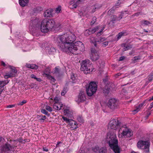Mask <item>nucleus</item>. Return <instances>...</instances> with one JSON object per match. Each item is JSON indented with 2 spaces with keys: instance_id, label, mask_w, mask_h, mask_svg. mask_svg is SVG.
<instances>
[{
  "instance_id": "obj_1",
  "label": "nucleus",
  "mask_w": 153,
  "mask_h": 153,
  "mask_svg": "<svg viewBox=\"0 0 153 153\" xmlns=\"http://www.w3.org/2000/svg\"><path fill=\"white\" fill-rule=\"evenodd\" d=\"M76 36L71 33H67L55 38V40L59 48L62 51L76 54L85 50L84 44L80 41L75 43Z\"/></svg>"
},
{
  "instance_id": "obj_2",
  "label": "nucleus",
  "mask_w": 153,
  "mask_h": 153,
  "mask_svg": "<svg viewBox=\"0 0 153 153\" xmlns=\"http://www.w3.org/2000/svg\"><path fill=\"white\" fill-rule=\"evenodd\" d=\"M55 24L54 21L52 19H44L40 23L38 19H35L30 22L29 31L33 35L38 36L40 30L43 33L48 32L54 27Z\"/></svg>"
},
{
  "instance_id": "obj_3",
  "label": "nucleus",
  "mask_w": 153,
  "mask_h": 153,
  "mask_svg": "<svg viewBox=\"0 0 153 153\" xmlns=\"http://www.w3.org/2000/svg\"><path fill=\"white\" fill-rule=\"evenodd\" d=\"M108 136L110 139L108 141L109 146L115 153H120V149L118 145V140L117 139L116 134L113 133L108 134Z\"/></svg>"
},
{
  "instance_id": "obj_4",
  "label": "nucleus",
  "mask_w": 153,
  "mask_h": 153,
  "mask_svg": "<svg viewBox=\"0 0 153 153\" xmlns=\"http://www.w3.org/2000/svg\"><path fill=\"white\" fill-rule=\"evenodd\" d=\"M93 65L90 63V61L88 59L82 61L81 64V70L84 71L85 74L90 73L92 71Z\"/></svg>"
},
{
  "instance_id": "obj_5",
  "label": "nucleus",
  "mask_w": 153,
  "mask_h": 153,
  "mask_svg": "<svg viewBox=\"0 0 153 153\" xmlns=\"http://www.w3.org/2000/svg\"><path fill=\"white\" fill-rule=\"evenodd\" d=\"M120 129L122 131V133L118 134L119 138L130 137L133 134V132L130 129L126 127V126H124L121 128Z\"/></svg>"
},
{
  "instance_id": "obj_6",
  "label": "nucleus",
  "mask_w": 153,
  "mask_h": 153,
  "mask_svg": "<svg viewBox=\"0 0 153 153\" xmlns=\"http://www.w3.org/2000/svg\"><path fill=\"white\" fill-rule=\"evenodd\" d=\"M86 92L88 95L91 96L96 92V82H91L86 87Z\"/></svg>"
},
{
  "instance_id": "obj_7",
  "label": "nucleus",
  "mask_w": 153,
  "mask_h": 153,
  "mask_svg": "<svg viewBox=\"0 0 153 153\" xmlns=\"http://www.w3.org/2000/svg\"><path fill=\"white\" fill-rule=\"evenodd\" d=\"M91 42L93 43L94 46L92 47L91 48V53L90 54L91 59L93 61H96V39L95 36H91L90 38Z\"/></svg>"
},
{
  "instance_id": "obj_8",
  "label": "nucleus",
  "mask_w": 153,
  "mask_h": 153,
  "mask_svg": "<svg viewBox=\"0 0 153 153\" xmlns=\"http://www.w3.org/2000/svg\"><path fill=\"white\" fill-rule=\"evenodd\" d=\"M137 146L140 149H146L144 151V153H149V143L148 141L140 140L137 143Z\"/></svg>"
},
{
  "instance_id": "obj_9",
  "label": "nucleus",
  "mask_w": 153,
  "mask_h": 153,
  "mask_svg": "<svg viewBox=\"0 0 153 153\" xmlns=\"http://www.w3.org/2000/svg\"><path fill=\"white\" fill-rule=\"evenodd\" d=\"M119 125V123L117 119H112L109 123L108 128L109 129L115 130L118 127Z\"/></svg>"
},
{
  "instance_id": "obj_10",
  "label": "nucleus",
  "mask_w": 153,
  "mask_h": 153,
  "mask_svg": "<svg viewBox=\"0 0 153 153\" xmlns=\"http://www.w3.org/2000/svg\"><path fill=\"white\" fill-rule=\"evenodd\" d=\"M10 69V71L6 72L4 75V76L5 79L14 77L17 73V71L14 67H12Z\"/></svg>"
},
{
  "instance_id": "obj_11",
  "label": "nucleus",
  "mask_w": 153,
  "mask_h": 153,
  "mask_svg": "<svg viewBox=\"0 0 153 153\" xmlns=\"http://www.w3.org/2000/svg\"><path fill=\"white\" fill-rule=\"evenodd\" d=\"M107 106L112 110H114L118 106L117 100L114 98L110 99L107 104Z\"/></svg>"
},
{
  "instance_id": "obj_12",
  "label": "nucleus",
  "mask_w": 153,
  "mask_h": 153,
  "mask_svg": "<svg viewBox=\"0 0 153 153\" xmlns=\"http://www.w3.org/2000/svg\"><path fill=\"white\" fill-rule=\"evenodd\" d=\"M15 146H11L8 143H7L1 146L0 150L3 152H7L13 150Z\"/></svg>"
},
{
  "instance_id": "obj_13",
  "label": "nucleus",
  "mask_w": 153,
  "mask_h": 153,
  "mask_svg": "<svg viewBox=\"0 0 153 153\" xmlns=\"http://www.w3.org/2000/svg\"><path fill=\"white\" fill-rule=\"evenodd\" d=\"M105 28L104 25H101L96 27V36H99L103 33V30Z\"/></svg>"
},
{
  "instance_id": "obj_14",
  "label": "nucleus",
  "mask_w": 153,
  "mask_h": 153,
  "mask_svg": "<svg viewBox=\"0 0 153 153\" xmlns=\"http://www.w3.org/2000/svg\"><path fill=\"white\" fill-rule=\"evenodd\" d=\"M86 99V98L84 94V93L83 92H80L77 100H76V101L79 103L81 102L84 101Z\"/></svg>"
},
{
  "instance_id": "obj_15",
  "label": "nucleus",
  "mask_w": 153,
  "mask_h": 153,
  "mask_svg": "<svg viewBox=\"0 0 153 153\" xmlns=\"http://www.w3.org/2000/svg\"><path fill=\"white\" fill-rule=\"evenodd\" d=\"M64 113L65 115L67 117L71 118L72 117L73 111L70 108H67L65 109L64 110Z\"/></svg>"
},
{
  "instance_id": "obj_16",
  "label": "nucleus",
  "mask_w": 153,
  "mask_h": 153,
  "mask_svg": "<svg viewBox=\"0 0 153 153\" xmlns=\"http://www.w3.org/2000/svg\"><path fill=\"white\" fill-rule=\"evenodd\" d=\"M85 0H78L76 3H74L73 5H72L74 3V1H71L69 3L70 7L71 8H76L77 7L78 4L82 3Z\"/></svg>"
},
{
  "instance_id": "obj_17",
  "label": "nucleus",
  "mask_w": 153,
  "mask_h": 153,
  "mask_svg": "<svg viewBox=\"0 0 153 153\" xmlns=\"http://www.w3.org/2000/svg\"><path fill=\"white\" fill-rule=\"evenodd\" d=\"M68 123L70 127L73 129H75L77 128V123L74 120L71 119Z\"/></svg>"
},
{
  "instance_id": "obj_18",
  "label": "nucleus",
  "mask_w": 153,
  "mask_h": 153,
  "mask_svg": "<svg viewBox=\"0 0 153 153\" xmlns=\"http://www.w3.org/2000/svg\"><path fill=\"white\" fill-rule=\"evenodd\" d=\"M53 9H48L46 10L44 12V15L45 17H52V12Z\"/></svg>"
},
{
  "instance_id": "obj_19",
  "label": "nucleus",
  "mask_w": 153,
  "mask_h": 153,
  "mask_svg": "<svg viewBox=\"0 0 153 153\" xmlns=\"http://www.w3.org/2000/svg\"><path fill=\"white\" fill-rule=\"evenodd\" d=\"M116 21H117V16L115 15H112L111 17L110 22L108 23V24L109 25L112 24V25H113Z\"/></svg>"
},
{
  "instance_id": "obj_20",
  "label": "nucleus",
  "mask_w": 153,
  "mask_h": 153,
  "mask_svg": "<svg viewBox=\"0 0 153 153\" xmlns=\"http://www.w3.org/2000/svg\"><path fill=\"white\" fill-rule=\"evenodd\" d=\"M62 104L61 103H54L53 105V108L55 109L59 110L62 107Z\"/></svg>"
},
{
  "instance_id": "obj_21",
  "label": "nucleus",
  "mask_w": 153,
  "mask_h": 153,
  "mask_svg": "<svg viewBox=\"0 0 153 153\" xmlns=\"http://www.w3.org/2000/svg\"><path fill=\"white\" fill-rule=\"evenodd\" d=\"M28 2L29 0H19V4L23 7L27 5Z\"/></svg>"
},
{
  "instance_id": "obj_22",
  "label": "nucleus",
  "mask_w": 153,
  "mask_h": 153,
  "mask_svg": "<svg viewBox=\"0 0 153 153\" xmlns=\"http://www.w3.org/2000/svg\"><path fill=\"white\" fill-rule=\"evenodd\" d=\"M144 104V102H143L139 104L138 105L136 106V109L134 110L133 111L134 114H135L136 113H137L140 111Z\"/></svg>"
},
{
  "instance_id": "obj_23",
  "label": "nucleus",
  "mask_w": 153,
  "mask_h": 153,
  "mask_svg": "<svg viewBox=\"0 0 153 153\" xmlns=\"http://www.w3.org/2000/svg\"><path fill=\"white\" fill-rule=\"evenodd\" d=\"M50 69L49 68H47L45 70V71L43 72V75L44 76L46 77H48L50 76Z\"/></svg>"
},
{
  "instance_id": "obj_24",
  "label": "nucleus",
  "mask_w": 153,
  "mask_h": 153,
  "mask_svg": "<svg viewBox=\"0 0 153 153\" xmlns=\"http://www.w3.org/2000/svg\"><path fill=\"white\" fill-rule=\"evenodd\" d=\"M26 66L27 68L33 69H36L38 68V66L35 64H30L27 63L26 64Z\"/></svg>"
},
{
  "instance_id": "obj_25",
  "label": "nucleus",
  "mask_w": 153,
  "mask_h": 153,
  "mask_svg": "<svg viewBox=\"0 0 153 153\" xmlns=\"http://www.w3.org/2000/svg\"><path fill=\"white\" fill-rule=\"evenodd\" d=\"M9 82L7 80L0 81V87L4 88V87Z\"/></svg>"
},
{
  "instance_id": "obj_26",
  "label": "nucleus",
  "mask_w": 153,
  "mask_h": 153,
  "mask_svg": "<svg viewBox=\"0 0 153 153\" xmlns=\"http://www.w3.org/2000/svg\"><path fill=\"white\" fill-rule=\"evenodd\" d=\"M127 11H125L124 12H122L118 17L117 16V21H119L121 19L123 16L124 14H125L128 13H127Z\"/></svg>"
},
{
  "instance_id": "obj_27",
  "label": "nucleus",
  "mask_w": 153,
  "mask_h": 153,
  "mask_svg": "<svg viewBox=\"0 0 153 153\" xmlns=\"http://www.w3.org/2000/svg\"><path fill=\"white\" fill-rule=\"evenodd\" d=\"M141 24L142 25H148L151 24V23L147 20H143L140 22Z\"/></svg>"
},
{
  "instance_id": "obj_28",
  "label": "nucleus",
  "mask_w": 153,
  "mask_h": 153,
  "mask_svg": "<svg viewBox=\"0 0 153 153\" xmlns=\"http://www.w3.org/2000/svg\"><path fill=\"white\" fill-rule=\"evenodd\" d=\"M122 46L123 47L125 48L124 49V51H125L128 50L132 48L131 46L130 45H126L124 44L122 45Z\"/></svg>"
},
{
  "instance_id": "obj_29",
  "label": "nucleus",
  "mask_w": 153,
  "mask_h": 153,
  "mask_svg": "<svg viewBox=\"0 0 153 153\" xmlns=\"http://www.w3.org/2000/svg\"><path fill=\"white\" fill-rule=\"evenodd\" d=\"M110 88H108L107 86H105L103 90V93L105 94H108L110 92Z\"/></svg>"
},
{
  "instance_id": "obj_30",
  "label": "nucleus",
  "mask_w": 153,
  "mask_h": 153,
  "mask_svg": "<svg viewBox=\"0 0 153 153\" xmlns=\"http://www.w3.org/2000/svg\"><path fill=\"white\" fill-rule=\"evenodd\" d=\"M99 153H106L107 150L105 148H101L99 149Z\"/></svg>"
},
{
  "instance_id": "obj_31",
  "label": "nucleus",
  "mask_w": 153,
  "mask_h": 153,
  "mask_svg": "<svg viewBox=\"0 0 153 153\" xmlns=\"http://www.w3.org/2000/svg\"><path fill=\"white\" fill-rule=\"evenodd\" d=\"M105 40V39L104 37H100L98 38V39H96V42L101 43L102 42L104 41Z\"/></svg>"
},
{
  "instance_id": "obj_32",
  "label": "nucleus",
  "mask_w": 153,
  "mask_h": 153,
  "mask_svg": "<svg viewBox=\"0 0 153 153\" xmlns=\"http://www.w3.org/2000/svg\"><path fill=\"white\" fill-rule=\"evenodd\" d=\"M60 71V70L58 68V67H56L54 69L53 73V74H58Z\"/></svg>"
},
{
  "instance_id": "obj_33",
  "label": "nucleus",
  "mask_w": 153,
  "mask_h": 153,
  "mask_svg": "<svg viewBox=\"0 0 153 153\" xmlns=\"http://www.w3.org/2000/svg\"><path fill=\"white\" fill-rule=\"evenodd\" d=\"M71 79L72 80V82L75 83L76 82V78L74 76V74H71Z\"/></svg>"
},
{
  "instance_id": "obj_34",
  "label": "nucleus",
  "mask_w": 153,
  "mask_h": 153,
  "mask_svg": "<svg viewBox=\"0 0 153 153\" xmlns=\"http://www.w3.org/2000/svg\"><path fill=\"white\" fill-rule=\"evenodd\" d=\"M62 118L63 119L64 121H65L67 123H68L70 121V120H71V119H68L67 117L63 116H62Z\"/></svg>"
},
{
  "instance_id": "obj_35",
  "label": "nucleus",
  "mask_w": 153,
  "mask_h": 153,
  "mask_svg": "<svg viewBox=\"0 0 153 153\" xmlns=\"http://www.w3.org/2000/svg\"><path fill=\"white\" fill-rule=\"evenodd\" d=\"M56 51V50L54 48L52 47L50 48L49 51V53L50 54H53V52Z\"/></svg>"
},
{
  "instance_id": "obj_36",
  "label": "nucleus",
  "mask_w": 153,
  "mask_h": 153,
  "mask_svg": "<svg viewBox=\"0 0 153 153\" xmlns=\"http://www.w3.org/2000/svg\"><path fill=\"white\" fill-rule=\"evenodd\" d=\"M124 34V33L123 32H121L119 33L117 35V37L118 40L120 39L123 36Z\"/></svg>"
},
{
  "instance_id": "obj_37",
  "label": "nucleus",
  "mask_w": 153,
  "mask_h": 153,
  "mask_svg": "<svg viewBox=\"0 0 153 153\" xmlns=\"http://www.w3.org/2000/svg\"><path fill=\"white\" fill-rule=\"evenodd\" d=\"M27 102V101L25 100H24L22 101H20L18 104L17 105H22L24 104Z\"/></svg>"
},
{
  "instance_id": "obj_38",
  "label": "nucleus",
  "mask_w": 153,
  "mask_h": 153,
  "mask_svg": "<svg viewBox=\"0 0 153 153\" xmlns=\"http://www.w3.org/2000/svg\"><path fill=\"white\" fill-rule=\"evenodd\" d=\"M91 34V33L90 32L89 30H86L84 32V34L86 36H88L90 34Z\"/></svg>"
},
{
  "instance_id": "obj_39",
  "label": "nucleus",
  "mask_w": 153,
  "mask_h": 153,
  "mask_svg": "<svg viewBox=\"0 0 153 153\" xmlns=\"http://www.w3.org/2000/svg\"><path fill=\"white\" fill-rule=\"evenodd\" d=\"M61 7L60 6H58L56 9L55 11L57 13H60V11H61Z\"/></svg>"
},
{
  "instance_id": "obj_40",
  "label": "nucleus",
  "mask_w": 153,
  "mask_h": 153,
  "mask_svg": "<svg viewBox=\"0 0 153 153\" xmlns=\"http://www.w3.org/2000/svg\"><path fill=\"white\" fill-rule=\"evenodd\" d=\"M45 109L46 110L49 112H51L52 111V108L51 107L48 105H47L45 107Z\"/></svg>"
},
{
  "instance_id": "obj_41",
  "label": "nucleus",
  "mask_w": 153,
  "mask_h": 153,
  "mask_svg": "<svg viewBox=\"0 0 153 153\" xmlns=\"http://www.w3.org/2000/svg\"><path fill=\"white\" fill-rule=\"evenodd\" d=\"M77 119L78 120L80 123H83V118L81 117H80V116L78 117H77Z\"/></svg>"
},
{
  "instance_id": "obj_42",
  "label": "nucleus",
  "mask_w": 153,
  "mask_h": 153,
  "mask_svg": "<svg viewBox=\"0 0 153 153\" xmlns=\"http://www.w3.org/2000/svg\"><path fill=\"white\" fill-rule=\"evenodd\" d=\"M98 63L99 64V67L100 68H102L103 66V62H102V61H100V63L98 62Z\"/></svg>"
},
{
  "instance_id": "obj_43",
  "label": "nucleus",
  "mask_w": 153,
  "mask_h": 153,
  "mask_svg": "<svg viewBox=\"0 0 153 153\" xmlns=\"http://www.w3.org/2000/svg\"><path fill=\"white\" fill-rule=\"evenodd\" d=\"M42 118L39 119V120L41 122H44V120L46 119V117L45 116L42 117Z\"/></svg>"
},
{
  "instance_id": "obj_44",
  "label": "nucleus",
  "mask_w": 153,
  "mask_h": 153,
  "mask_svg": "<svg viewBox=\"0 0 153 153\" xmlns=\"http://www.w3.org/2000/svg\"><path fill=\"white\" fill-rule=\"evenodd\" d=\"M41 112L43 114H44L45 115H47L48 114V111H46L44 109H43L41 110Z\"/></svg>"
},
{
  "instance_id": "obj_45",
  "label": "nucleus",
  "mask_w": 153,
  "mask_h": 153,
  "mask_svg": "<svg viewBox=\"0 0 153 153\" xmlns=\"http://www.w3.org/2000/svg\"><path fill=\"white\" fill-rule=\"evenodd\" d=\"M47 77L49 79H51V80L52 81L54 82V81L55 80V79L53 77L51 76L50 75L48 76Z\"/></svg>"
},
{
  "instance_id": "obj_46",
  "label": "nucleus",
  "mask_w": 153,
  "mask_h": 153,
  "mask_svg": "<svg viewBox=\"0 0 153 153\" xmlns=\"http://www.w3.org/2000/svg\"><path fill=\"white\" fill-rule=\"evenodd\" d=\"M89 30L91 33H94L96 32V29L95 28H90L89 29Z\"/></svg>"
},
{
  "instance_id": "obj_47",
  "label": "nucleus",
  "mask_w": 153,
  "mask_h": 153,
  "mask_svg": "<svg viewBox=\"0 0 153 153\" xmlns=\"http://www.w3.org/2000/svg\"><path fill=\"white\" fill-rule=\"evenodd\" d=\"M139 59H140L138 57L135 56L134 57V59H133V61L134 63H135L136 62L137 60H139Z\"/></svg>"
},
{
  "instance_id": "obj_48",
  "label": "nucleus",
  "mask_w": 153,
  "mask_h": 153,
  "mask_svg": "<svg viewBox=\"0 0 153 153\" xmlns=\"http://www.w3.org/2000/svg\"><path fill=\"white\" fill-rule=\"evenodd\" d=\"M59 98L57 97H56L54 99V101L55 102L54 103H59Z\"/></svg>"
},
{
  "instance_id": "obj_49",
  "label": "nucleus",
  "mask_w": 153,
  "mask_h": 153,
  "mask_svg": "<svg viewBox=\"0 0 153 153\" xmlns=\"http://www.w3.org/2000/svg\"><path fill=\"white\" fill-rule=\"evenodd\" d=\"M108 44V42H105L102 43V46L103 47H105Z\"/></svg>"
},
{
  "instance_id": "obj_50",
  "label": "nucleus",
  "mask_w": 153,
  "mask_h": 153,
  "mask_svg": "<svg viewBox=\"0 0 153 153\" xmlns=\"http://www.w3.org/2000/svg\"><path fill=\"white\" fill-rule=\"evenodd\" d=\"M15 106L14 105H8L7 106V108H12L13 107Z\"/></svg>"
},
{
  "instance_id": "obj_51",
  "label": "nucleus",
  "mask_w": 153,
  "mask_h": 153,
  "mask_svg": "<svg viewBox=\"0 0 153 153\" xmlns=\"http://www.w3.org/2000/svg\"><path fill=\"white\" fill-rule=\"evenodd\" d=\"M125 58V57L124 56H121L119 58V61H122L124 60Z\"/></svg>"
},
{
  "instance_id": "obj_52",
  "label": "nucleus",
  "mask_w": 153,
  "mask_h": 153,
  "mask_svg": "<svg viewBox=\"0 0 153 153\" xmlns=\"http://www.w3.org/2000/svg\"><path fill=\"white\" fill-rule=\"evenodd\" d=\"M43 150L45 152H48V149L46 147H43Z\"/></svg>"
},
{
  "instance_id": "obj_53",
  "label": "nucleus",
  "mask_w": 153,
  "mask_h": 153,
  "mask_svg": "<svg viewBox=\"0 0 153 153\" xmlns=\"http://www.w3.org/2000/svg\"><path fill=\"white\" fill-rule=\"evenodd\" d=\"M66 91H64L63 90L62 92H61V94L62 95V96H64V95H65V94H66Z\"/></svg>"
},
{
  "instance_id": "obj_54",
  "label": "nucleus",
  "mask_w": 153,
  "mask_h": 153,
  "mask_svg": "<svg viewBox=\"0 0 153 153\" xmlns=\"http://www.w3.org/2000/svg\"><path fill=\"white\" fill-rule=\"evenodd\" d=\"M30 77L32 78L35 79L36 78V76L34 74H31L30 75Z\"/></svg>"
},
{
  "instance_id": "obj_55",
  "label": "nucleus",
  "mask_w": 153,
  "mask_h": 153,
  "mask_svg": "<svg viewBox=\"0 0 153 153\" xmlns=\"http://www.w3.org/2000/svg\"><path fill=\"white\" fill-rule=\"evenodd\" d=\"M1 64L4 67H5L6 65L5 63L3 61H1Z\"/></svg>"
},
{
  "instance_id": "obj_56",
  "label": "nucleus",
  "mask_w": 153,
  "mask_h": 153,
  "mask_svg": "<svg viewBox=\"0 0 153 153\" xmlns=\"http://www.w3.org/2000/svg\"><path fill=\"white\" fill-rule=\"evenodd\" d=\"M35 79H36V81L39 82H41L42 81V79L40 78H37V77H36Z\"/></svg>"
},
{
  "instance_id": "obj_57",
  "label": "nucleus",
  "mask_w": 153,
  "mask_h": 153,
  "mask_svg": "<svg viewBox=\"0 0 153 153\" xmlns=\"http://www.w3.org/2000/svg\"><path fill=\"white\" fill-rule=\"evenodd\" d=\"M140 14V12L136 13H134V16H138Z\"/></svg>"
},
{
  "instance_id": "obj_58",
  "label": "nucleus",
  "mask_w": 153,
  "mask_h": 153,
  "mask_svg": "<svg viewBox=\"0 0 153 153\" xmlns=\"http://www.w3.org/2000/svg\"><path fill=\"white\" fill-rule=\"evenodd\" d=\"M4 89V88L0 87V94H1Z\"/></svg>"
},
{
  "instance_id": "obj_59",
  "label": "nucleus",
  "mask_w": 153,
  "mask_h": 153,
  "mask_svg": "<svg viewBox=\"0 0 153 153\" xmlns=\"http://www.w3.org/2000/svg\"><path fill=\"white\" fill-rule=\"evenodd\" d=\"M153 102L150 104V108L151 109L153 107Z\"/></svg>"
},
{
  "instance_id": "obj_60",
  "label": "nucleus",
  "mask_w": 153,
  "mask_h": 153,
  "mask_svg": "<svg viewBox=\"0 0 153 153\" xmlns=\"http://www.w3.org/2000/svg\"><path fill=\"white\" fill-rule=\"evenodd\" d=\"M120 1H119L116 4V6H119L120 4Z\"/></svg>"
},
{
  "instance_id": "obj_61",
  "label": "nucleus",
  "mask_w": 153,
  "mask_h": 153,
  "mask_svg": "<svg viewBox=\"0 0 153 153\" xmlns=\"http://www.w3.org/2000/svg\"><path fill=\"white\" fill-rule=\"evenodd\" d=\"M95 22V21H93L91 22V25H92L93 24H94Z\"/></svg>"
},
{
  "instance_id": "obj_62",
  "label": "nucleus",
  "mask_w": 153,
  "mask_h": 153,
  "mask_svg": "<svg viewBox=\"0 0 153 153\" xmlns=\"http://www.w3.org/2000/svg\"><path fill=\"white\" fill-rule=\"evenodd\" d=\"M95 148H94V149H92V151H93V152H94V153H95Z\"/></svg>"
},
{
  "instance_id": "obj_63",
  "label": "nucleus",
  "mask_w": 153,
  "mask_h": 153,
  "mask_svg": "<svg viewBox=\"0 0 153 153\" xmlns=\"http://www.w3.org/2000/svg\"><path fill=\"white\" fill-rule=\"evenodd\" d=\"M60 143H61V142H57V144H56V146H57V145H59V144H60Z\"/></svg>"
},
{
  "instance_id": "obj_64",
  "label": "nucleus",
  "mask_w": 153,
  "mask_h": 153,
  "mask_svg": "<svg viewBox=\"0 0 153 153\" xmlns=\"http://www.w3.org/2000/svg\"><path fill=\"white\" fill-rule=\"evenodd\" d=\"M153 100V96L152 97V98L150 99V100Z\"/></svg>"
}]
</instances>
